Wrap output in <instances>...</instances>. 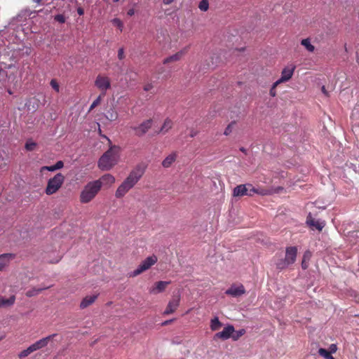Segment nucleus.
I'll return each mask as SVG.
<instances>
[{
    "label": "nucleus",
    "instance_id": "f257e3e1",
    "mask_svg": "<svg viewBox=\"0 0 359 359\" xmlns=\"http://www.w3.org/2000/svg\"><path fill=\"white\" fill-rule=\"evenodd\" d=\"M146 170V165L143 163L137 165L129 173L128 176L118 186L115 196L117 198H123L143 176Z\"/></svg>",
    "mask_w": 359,
    "mask_h": 359
},
{
    "label": "nucleus",
    "instance_id": "f03ea898",
    "mask_svg": "<svg viewBox=\"0 0 359 359\" xmlns=\"http://www.w3.org/2000/svg\"><path fill=\"white\" fill-rule=\"evenodd\" d=\"M120 147L111 146L100 158L98 167L102 170H109L117 164L119 159Z\"/></svg>",
    "mask_w": 359,
    "mask_h": 359
},
{
    "label": "nucleus",
    "instance_id": "7ed1b4c3",
    "mask_svg": "<svg viewBox=\"0 0 359 359\" xmlns=\"http://www.w3.org/2000/svg\"><path fill=\"white\" fill-rule=\"evenodd\" d=\"M101 189L100 181H92L88 182L80 194V202L88 203L90 202L99 193Z\"/></svg>",
    "mask_w": 359,
    "mask_h": 359
},
{
    "label": "nucleus",
    "instance_id": "20e7f679",
    "mask_svg": "<svg viewBox=\"0 0 359 359\" xmlns=\"http://www.w3.org/2000/svg\"><path fill=\"white\" fill-rule=\"evenodd\" d=\"M297 248L296 246H289L285 249V258L278 259L276 262V266L278 269L283 270L290 265L293 264L297 256Z\"/></svg>",
    "mask_w": 359,
    "mask_h": 359
},
{
    "label": "nucleus",
    "instance_id": "39448f33",
    "mask_svg": "<svg viewBox=\"0 0 359 359\" xmlns=\"http://www.w3.org/2000/svg\"><path fill=\"white\" fill-rule=\"evenodd\" d=\"M157 261L158 258L154 255L147 257L139 264L136 269L128 273L129 277L134 278L142 274L154 265Z\"/></svg>",
    "mask_w": 359,
    "mask_h": 359
},
{
    "label": "nucleus",
    "instance_id": "423d86ee",
    "mask_svg": "<svg viewBox=\"0 0 359 359\" xmlns=\"http://www.w3.org/2000/svg\"><path fill=\"white\" fill-rule=\"evenodd\" d=\"M65 181V176L62 173L56 174L53 177L48 180L45 192L47 195H52L56 193L62 187Z\"/></svg>",
    "mask_w": 359,
    "mask_h": 359
},
{
    "label": "nucleus",
    "instance_id": "0eeeda50",
    "mask_svg": "<svg viewBox=\"0 0 359 359\" xmlns=\"http://www.w3.org/2000/svg\"><path fill=\"white\" fill-rule=\"evenodd\" d=\"M95 86L101 91L102 95H105L107 90L111 88L110 79L99 74L95 79Z\"/></svg>",
    "mask_w": 359,
    "mask_h": 359
},
{
    "label": "nucleus",
    "instance_id": "6e6552de",
    "mask_svg": "<svg viewBox=\"0 0 359 359\" xmlns=\"http://www.w3.org/2000/svg\"><path fill=\"white\" fill-rule=\"evenodd\" d=\"M294 70V65H291L285 67L281 72L280 78L275 82V86L288 81L292 77Z\"/></svg>",
    "mask_w": 359,
    "mask_h": 359
},
{
    "label": "nucleus",
    "instance_id": "1a4fd4ad",
    "mask_svg": "<svg viewBox=\"0 0 359 359\" xmlns=\"http://www.w3.org/2000/svg\"><path fill=\"white\" fill-rule=\"evenodd\" d=\"M152 119H147L143 121L137 126H131V128L135 130L136 135L141 137L144 135L151 127Z\"/></svg>",
    "mask_w": 359,
    "mask_h": 359
},
{
    "label": "nucleus",
    "instance_id": "9d476101",
    "mask_svg": "<svg viewBox=\"0 0 359 359\" xmlns=\"http://www.w3.org/2000/svg\"><path fill=\"white\" fill-rule=\"evenodd\" d=\"M57 334H50L46 337H43L34 344H32L31 346L34 351H38L41 348H43L46 347L50 341L53 340Z\"/></svg>",
    "mask_w": 359,
    "mask_h": 359
},
{
    "label": "nucleus",
    "instance_id": "9b49d317",
    "mask_svg": "<svg viewBox=\"0 0 359 359\" xmlns=\"http://www.w3.org/2000/svg\"><path fill=\"white\" fill-rule=\"evenodd\" d=\"M247 186L248 196H252L254 194H258L261 196H266L270 194V191L265 188H255L251 184H245Z\"/></svg>",
    "mask_w": 359,
    "mask_h": 359
},
{
    "label": "nucleus",
    "instance_id": "f8f14e48",
    "mask_svg": "<svg viewBox=\"0 0 359 359\" xmlns=\"http://www.w3.org/2000/svg\"><path fill=\"white\" fill-rule=\"evenodd\" d=\"M180 300V295H175L173 298L169 302L163 314L168 315L175 311L179 306Z\"/></svg>",
    "mask_w": 359,
    "mask_h": 359
},
{
    "label": "nucleus",
    "instance_id": "ddd939ff",
    "mask_svg": "<svg viewBox=\"0 0 359 359\" xmlns=\"http://www.w3.org/2000/svg\"><path fill=\"white\" fill-rule=\"evenodd\" d=\"M235 332L234 327L233 325H228L224 328L222 332H217L215 334V337L222 339L223 340L228 339L230 337H232L233 332Z\"/></svg>",
    "mask_w": 359,
    "mask_h": 359
},
{
    "label": "nucleus",
    "instance_id": "4468645a",
    "mask_svg": "<svg viewBox=\"0 0 359 359\" xmlns=\"http://www.w3.org/2000/svg\"><path fill=\"white\" fill-rule=\"evenodd\" d=\"M306 224L311 227L318 229L319 231H322L325 225L324 222L316 220L314 218H313L311 214L307 216Z\"/></svg>",
    "mask_w": 359,
    "mask_h": 359
},
{
    "label": "nucleus",
    "instance_id": "2eb2a0df",
    "mask_svg": "<svg viewBox=\"0 0 359 359\" xmlns=\"http://www.w3.org/2000/svg\"><path fill=\"white\" fill-rule=\"evenodd\" d=\"M15 257V255L12 253H5L0 255V271H3L10 262Z\"/></svg>",
    "mask_w": 359,
    "mask_h": 359
},
{
    "label": "nucleus",
    "instance_id": "dca6fc26",
    "mask_svg": "<svg viewBox=\"0 0 359 359\" xmlns=\"http://www.w3.org/2000/svg\"><path fill=\"white\" fill-rule=\"evenodd\" d=\"M247 186L245 184H240L236 186L233 190V196L235 197H242L248 196Z\"/></svg>",
    "mask_w": 359,
    "mask_h": 359
},
{
    "label": "nucleus",
    "instance_id": "f3484780",
    "mask_svg": "<svg viewBox=\"0 0 359 359\" xmlns=\"http://www.w3.org/2000/svg\"><path fill=\"white\" fill-rule=\"evenodd\" d=\"M97 294L87 295L81 302L80 308L82 309L87 308L88 306L93 304L95 301L97 299Z\"/></svg>",
    "mask_w": 359,
    "mask_h": 359
},
{
    "label": "nucleus",
    "instance_id": "a211bd4d",
    "mask_svg": "<svg viewBox=\"0 0 359 359\" xmlns=\"http://www.w3.org/2000/svg\"><path fill=\"white\" fill-rule=\"evenodd\" d=\"M177 154L176 152H172L169 154L162 162L163 168H168L176 161Z\"/></svg>",
    "mask_w": 359,
    "mask_h": 359
},
{
    "label": "nucleus",
    "instance_id": "6ab92c4d",
    "mask_svg": "<svg viewBox=\"0 0 359 359\" xmlns=\"http://www.w3.org/2000/svg\"><path fill=\"white\" fill-rule=\"evenodd\" d=\"M173 126V121L169 118H167L165 119L161 128H160L159 131L158 132V133H161V134H166Z\"/></svg>",
    "mask_w": 359,
    "mask_h": 359
},
{
    "label": "nucleus",
    "instance_id": "aec40b11",
    "mask_svg": "<svg viewBox=\"0 0 359 359\" xmlns=\"http://www.w3.org/2000/svg\"><path fill=\"white\" fill-rule=\"evenodd\" d=\"M184 54V51H182V50L179 51V52L176 53L175 54L165 58L163 60V63L164 65H167L170 62L179 61L180 60H181V58L182 57Z\"/></svg>",
    "mask_w": 359,
    "mask_h": 359
},
{
    "label": "nucleus",
    "instance_id": "412c9836",
    "mask_svg": "<svg viewBox=\"0 0 359 359\" xmlns=\"http://www.w3.org/2000/svg\"><path fill=\"white\" fill-rule=\"evenodd\" d=\"M15 297L11 295L8 298L0 296V308L8 307L13 305L15 303Z\"/></svg>",
    "mask_w": 359,
    "mask_h": 359
},
{
    "label": "nucleus",
    "instance_id": "4be33fe9",
    "mask_svg": "<svg viewBox=\"0 0 359 359\" xmlns=\"http://www.w3.org/2000/svg\"><path fill=\"white\" fill-rule=\"evenodd\" d=\"M97 181L100 182L101 187L103 184L111 185L115 182V177L111 174H105Z\"/></svg>",
    "mask_w": 359,
    "mask_h": 359
},
{
    "label": "nucleus",
    "instance_id": "5701e85b",
    "mask_svg": "<svg viewBox=\"0 0 359 359\" xmlns=\"http://www.w3.org/2000/svg\"><path fill=\"white\" fill-rule=\"evenodd\" d=\"M312 257V253L310 250H306L303 255L302 262V268L303 269H306L309 267V261Z\"/></svg>",
    "mask_w": 359,
    "mask_h": 359
},
{
    "label": "nucleus",
    "instance_id": "b1692460",
    "mask_svg": "<svg viewBox=\"0 0 359 359\" xmlns=\"http://www.w3.org/2000/svg\"><path fill=\"white\" fill-rule=\"evenodd\" d=\"M171 283V281H158L155 283L154 290H158L159 292L163 291L168 288V286Z\"/></svg>",
    "mask_w": 359,
    "mask_h": 359
},
{
    "label": "nucleus",
    "instance_id": "393cba45",
    "mask_svg": "<svg viewBox=\"0 0 359 359\" xmlns=\"http://www.w3.org/2000/svg\"><path fill=\"white\" fill-rule=\"evenodd\" d=\"M301 44L311 53H313L315 50V47L311 43L310 39L309 38L302 39Z\"/></svg>",
    "mask_w": 359,
    "mask_h": 359
},
{
    "label": "nucleus",
    "instance_id": "a878e982",
    "mask_svg": "<svg viewBox=\"0 0 359 359\" xmlns=\"http://www.w3.org/2000/svg\"><path fill=\"white\" fill-rule=\"evenodd\" d=\"M226 292H245L244 286L238 283H234L231 285V287L228 289Z\"/></svg>",
    "mask_w": 359,
    "mask_h": 359
},
{
    "label": "nucleus",
    "instance_id": "bb28decb",
    "mask_svg": "<svg viewBox=\"0 0 359 359\" xmlns=\"http://www.w3.org/2000/svg\"><path fill=\"white\" fill-rule=\"evenodd\" d=\"M106 118L110 121H115L118 118V113L114 109L111 108L107 111Z\"/></svg>",
    "mask_w": 359,
    "mask_h": 359
},
{
    "label": "nucleus",
    "instance_id": "cd10ccee",
    "mask_svg": "<svg viewBox=\"0 0 359 359\" xmlns=\"http://www.w3.org/2000/svg\"><path fill=\"white\" fill-rule=\"evenodd\" d=\"M222 324L219 320V318L217 317H215L211 320L210 328L212 331L218 330L222 327Z\"/></svg>",
    "mask_w": 359,
    "mask_h": 359
},
{
    "label": "nucleus",
    "instance_id": "c85d7f7f",
    "mask_svg": "<svg viewBox=\"0 0 359 359\" xmlns=\"http://www.w3.org/2000/svg\"><path fill=\"white\" fill-rule=\"evenodd\" d=\"M318 353L320 355L325 358V359H335L332 355V353L325 348H319Z\"/></svg>",
    "mask_w": 359,
    "mask_h": 359
},
{
    "label": "nucleus",
    "instance_id": "c756f323",
    "mask_svg": "<svg viewBox=\"0 0 359 359\" xmlns=\"http://www.w3.org/2000/svg\"><path fill=\"white\" fill-rule=\"evenodd\" d=\"M34 352V349L32 348V346L30 345L27 348L22 351L19 354L18 357L22 359L25 357H27L29 354Z\"/></svg>",
    "mask_w": 359,
    "mask_h": 359
},
{
    "label": "nucleus",
    "instance_id": "7c9ffc66",
    "mask_svg": "<svg viewBox=\"0 0 359 359\" xmlns=\"http://www.w3.org/2000/svg\"><path fill=\"white\" fill-rule=\"evenodd\" d=\"M198 8L202 11H207L209 8L208 0H201L198 4Z\"/></svg>",
    "mask_w": 359,
    "mask_h": 359
},
{
    "label": "nucleus",
    "instance_id": "2f4dec72",
    "mask_svg": "<svg viewBox=\"0 0 359 359\" xmlns=\"http://www.w3.org/2000/svg\"><path fill=\"white\" fill-rule=\"evenodd\" d=\"M105 95H102V94H100V95L91 104L89 111L93 110L94 108H95L97 105H99L101 102V100L102 97H104Z\"/></svg>",
    "mask_w": 359,
    "mask_h": 359
},
{
    "label": "nucleus",
    "instance_id": "473e14b6",
    "mask_svg": "<svg viewBox=\"0 0 359 359\" xmlns=\"http://www.w3.org/2000/svg\"><path fill=\"white\" fill-rule=\"evenodd\" d=\"M236 124V121H231L225 128L224 134L225 135H229L231 133L233 126Z\"/></svg>",
    "mask_w": 359,
    "mask_h": 359
},
{
    "label": "nucleus",
    "instance_id": "72a5a7b5",
    "mask_svg": "<svg viewBox=\"0 0 359 359\" xmlns=\"http://www.w3.org/2000/svg\"><path fill=\"white\" fill-rule=\"evenodd\" d=\"M245 333V330L244 329L239 330L236 332L234 334L232 335V339L233 340H238L241 337L244 335Z\"/></svg>",
    "mask_w": 359,
    "mask_h": 359
},
{
    "label": "nucleus",
    "instance_id": "f704fd0d",
    "mask_svg": "<svg viewBox=\"0 0 359 359\" xmlns=\"http://www.w3.org/2000/svg\"><path fill=\"white\" fill-rule=\"evenodd\" d=\"M112 22L114 25H116L119 29L121 32H122L123 30V22H121V20L118 18H114L113 20H112Z\"/></svg>",
    "mask_w": 359,
    "mask_h": 359
},
{
    "label": "nucleus",
    "instance_id": "c9c22d12",
    "mask_svg": "<svg viewBox=\"0 0 359 359\" xmlns=\"http://www.w3.org/2000/svg\"><path fill=\"white\" fill-rule=\"evenodd\" d=\"M36 145L35 142L27 141L25 144V148L28 151H33L35 149Z\"/></svg>",
    "mask_w": 359,
    "mask_h": 359
},
{
    "label": "nucleus",
    "instance_id": "e433bc0d",
    "mask_svg": "<svg viewBox=\"0 0 359 359\" xmlns=\"http://www.w3.org/2000/svg\"><path fill=\"white\" fill-rule=\"evenodd\" d=\"M51 87L56 91V92H59L60 91V86L58 84V83L55 80V79H52L50 81V83Z\"/></svg>",
    "mask_w": 359,
    "mask_h": 359
},
{
    "label": "nucleus",
    "instance_id": "4c0bfd02",
    "mask_svg": "<svg viewBox=\"0 0 359 359\" xmlns=\"http://www.w3.org/2000/svg\"><path fill=\"white\" fill-rule=\"evenodd\" d=\"M54 18H55V20H56L57 22H58L60 23H65V20H66L65 17L62 14L56 15Z\"/></svg>",
    "mask_w": 359,
    "mask_h": 359
},
{
    "label": "nucleus",
    "instance_id": "58836bf2",
    "mask_svg": "<svg viewBox=\"0 0 359 359\" xmlns=\"http://www.w3.org/2000/svg\"><path fill=\"white\" fill-rule=\"evenodd\" d=\"M43 170H48V171H50V172H53L55 170H57L55 165H50V166H43L41 168V171H43Z\"/></svg>",
    "mask_w": 359,
    "mask_h": 359
},
{
    "label": "nucleus",
    "instance_id": "ea45409f",
    "mask_svg": "<svg viewBox=\"0 0 359 359\" xmlns=\"http://www.w3.org/2000/svg\"><path fill=\"white\" fill-rule=\"evenodd\" d=\"M277 86H275V83H273V84L272 85V87H271V88L270 89V91H269V93H270L271 96L275 97L276 95V88Z\"/></svg>",
    "mask_w": 359,
    "mask_h": 359
},
{
    "label": "nucleus",
    "instance_id": "a19ab883",
    "mask_svg": "<svg viewBox=\"0 0 359 359\" xmlns=\"http://www.w3.org/2000/svg\"><path fill=\"white\" fill-rule=\"evenodd\" d=\"M118 57L119 60H123L125 57L124 50L123 48H119L118 51Z\"/></svg>",
    "mask_w": 359,
    "mask_h": 359
},
{
    "label": "nucleus",
    "instance_id": "79ce46f5",
    "mask_svg": "<svg viewBox=\"0 0 359 359\" xmlns=\"http://www.w3.org/2000/svg\"><path fill=\"white\" fill-rule=\"evenodd\" d=\"M337 351V346L334 344H332L329 347V352L331 353H334Z\"/></svg>",
    "mask_w": 359,
    "mask_h": 359
},
{
    "label": "nucleus",
    "instance_id": "37998d69",
    "mask_svg": "<svg viewBox=\"0 0 359 359\" xmlns=\"http://www.w3.org/2000/svg\"><path fill=\"white\" fill-rule=\"evenodd\" d=\"M55 166L57 170L61 169L64 166V163L62 161H58L55 164Z\"/></svg>",
    "mask_w": 359,
    "mask_h": 359
},
{
    "label": "nucleus",
    "instance_id": "c03bdc74",
    "mask_svg": "<svg viewBox=\"0 0 359 359\" xmlns=\"http://www.w3.org/2000/svg\"><path fill=\"white\" fill-rule=\"evenodd\" d=\"M152 88H153L152 83H147L144 86V90H145V91H149V90H151Z\"/></svg>",
    "mask_w": 359,
    "mask_h": 359
},
{
    "label": "nucleus",
    "instance_id": "a18cd8bd",
    "mask_svg": "<svg viewBox=\"0 0 359 359\" xmlns=\"http://www.w3.org/2000/svg\"><path fill=\"white\" fill-rule=\"evenodd\" d=\"M77 13L79 15H83L84 14V10L81 7H79L77 8Z\"/></svg>",
    "mask_w": 359,
    "mask_h": 359
},
{
    "label": "nucleus",
    "instance_id": "49530a36",
    "mask_svg": "<svg viewBox=\"0 0 359 359\" xmlns=\"http://www.w3.org/2000/svg\"><path fill=\"white\" fill-rule=\"evenodd\" d=\"M127 14L129 16H133L135 14V10L134 8H130L128 11Z\"/></svg>",
    "mask_w": 359,
    "mask_h": 359
},
{
    "label": "nucleus",
    "instance_id": "de8ad7c7",
    "mask_svg": "<svg viewBox=\"0 0 359 359\" xmlns=\"http://www.w3.org/2000/svg\"><path fill=\"white\" fill-rule=\"evenodd\" d=\"M197 134H198V131L194 130H191V133H190V136L191 137H194L196 136Z\"/></svg>",
    "mask_w": 359,
    "mask_h": 359
},
{
    "label": "nucleus",
    "instance_id": "09e8293b",
    "mask_svg": "<svg viewBox=\"0 0 359 359\" xmlns=\"http://www.w3.org/2000/svg\"><path fill=\"white\" fill-rule=\"evenodd\" d=\"M174 0H163V3L166 5L170 4Z\"/></svg>",
    "mask_w": 359,
    "mask_h": 359
},
{
    "label": "nucleus",
    "instance_id": "8fccbe9b",
    "mask_svg": "<svg viewBox=\"0 0 359 359\" xmlns=\"http://www.w3.org/2000/svg\"><path fill=\"white\" fill-rule=\"evenodd\" d=\"M49 288V287H43V288H39L36 292H41L42 290H46Z\"/></svg>",
    "mask_w": 359,
    "mask_h": 359
},
{
    "label": "nucleus",
    "instance_id": "3c124183",
    "mask_svg": "<svg viewBox=\"0 0 359 359\" xmlns=\"http://www.w3.org/2000/svg\"><path fill=\"white\" fill-rule=\"evenodd\" d=\"M172 320H166L162 323V325H166L169 324V323Z\"/></svg>",
    "mask_w": 359,
    "mask_h": 359
},
{
    "label": "nucleus",
    "instance_id": "603ef678",
    "mask_svg": "<svg viewBox=\"0 0 359 359\" xmlns=\"http://www.w3.org/2000/svg\"><path fill=\"white\" fill-rule=\"evenodd\" d=\"M322 91H323L325 94H326V95H327V91H326V90H325V86H323V87H322Z\"/></svg>",
    "mask_w": 359,
    "mask_h": 359
},
{
    "label": "nucleus",
    "instance_id": "864d4df0",
    "mask_svg": "<svg viewBox=\"0 0 359 359\" xmlns=\"http://www.w3.org/2000/svg\"><path fill=\"white\" fill-rule=\"evenodd\" d=\"M231 294H232L233 296L234 297H236L238 294H240L241 293H236V292H233V293H230Z\"/></svg>",
    "mask_w": 359,
    "mask_h": 359
},
{
    "label": "nucleus",
    "instance_id": "5fc2aeb1",
    "mask_svg": "<svg viewBox=\"0 0 359 359\" xmlns=\"http://www.w3.org/2000/svg\"><path fill=\"white\" fill-rule=\"evenodd\" d=\"M34 2L36 3V4H39L42 0H33Z\"/></svg>",
    "mask_w": 359,
    "mask_h": 359
},
{
    "label": "nucleus",
    "instance_id": "6e6d98bb",
    "mask_svg": "<svg viewBox=\"0 0 359 359\" xmlns=\"http://www.w3.org/2000/svg\"><path fill=\"white\" fill-rule=\"evenodd\" d=\"M4 72V69L0 67V74Z\"/></svg>",
    "mask_w": 359,
    "mask_h": 359
},
{
    "label": "nucleus",
    "instance_id": "4d7b16f0",
    "mask_svg": "<svg viewBox=\"0 0 359 359\" xmlns=\"http://www.w3.org/2000/svg\"><path fill=\"white\" fill-rule=\"evenodd\" d=\"M27 296L28 297H32V293H27Z\"/></svg>",
    "mask_w": 359,
    "mask_h": 359
},
{
    "label": "nucleus",
    "instance_id": "13d9d810",
    "mask_svg": "<svg viewBox=\"0 0 359 359\" xmlns=\"http://www.w3.org/2000/svg\"><path fill=\"white\" fill-rule=\"evenodd\" d=\"M8 93L10 94V95H12V91L11 90H8Z\"/></svg>",
    "mask_w": 359,
    "mask_h": 359
},
{
    "label": "nucleus",
    "instance_id": "bf43d9fd",
    "mask_svg": "<svg viewBox=\"0 0 359 359\" xmlns=\"http://www.w3.org/2000/svg\"><path fill=\"white\" fill-rule=\"evenodd\" d=\"M241 151H245V149H244L243 148H241Z\"/></svg>",
    "mask_w": 359,
    "mask_h": 359
},
{
    "label": "nucleus",
    "instance_id": "052dcab7",
    "mask_svg": "<svg viewBox=\"0 0 359 359\" xmlns=\"http://www.w3.org/2000/svg\"><path fill=\"white\" fill-rule=\"evenodd\" d=\"M4 337H0V341H1V339H4Z\"/></svg>",
    "mask_w": 359,
    "mask_h": 359
},
{
    "label": "nucleus",
    "instance_id": "680f3d73",
    "mask_svg": "<svg viewBox=\"0 0 359 359\" xmlns=\"http://www.w3.org/2000/svg\"><path fill=\"white\" fill-rule=\"evenodd\" d=\"M114 1L116 2V1H118L119 0H114Z\"/></svg>",
    "mask_w": 359,
    "mask_h": 359
}]
</instances>
